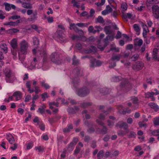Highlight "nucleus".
Returning a JSON list of instances; mask_svg holds the SVG:
<instances>
[{
	"label": "nucleus",
	"mask_w": 159,
	"mask_h": 159,
	"mask_svg": "<svg viewBox=\"0 0 159 159\" xmlns=\"http://www.w3.org/2000/svg\"><path fill=\"white\" fill-rule=\"evenodd\" d=\"M79 64V62L78 60L76 59V56L74 55L73 58V63L72 65H78Z\"/></svg>",
	"instance_id": "nucleus-30"
},
{
	"label": "nucleus",
	"mask_w": 159,
	"mask_h": 159,
	"mask_svg": "<svg viewBox=\"0 0 159 159\" xmlns=\"http://www.w3.org/2000/svg\"><path fill=\"white\" fill-rule=\"evenodd\" d=\"M124 130L125 131L122 130L119 131L117 132L118 134L120 136H123L129 131V129H124Z\"/></svg>",
	"instance_id": "nucleus-18"
},
{
	"label": "nucleus",
	"mask_w": 159,
	"mask_h": 159,
	"mask_svg": "<svg viewBox=\"0 0 159 159\" xmlns=\"http://www.w3.org/2000/svg\"><path fill=\"white\" fill-rule=\"evenodd\" d=\"M0 48L5 53L7 52L8 48L6 43H0Z\"/></svg>",
	"instance_id": "nucleus-19"
},
{
	"label": "nucleus",
	"mask_w": 159,
	"mask_h": 159,
	"mask_svg": "<svg viewBox=\"0 0 159 159\" xmlns=\"http://www.w3.org/2000/svg\"><path fill=\"white\" fill-rule=\"evenodd\" d=\"M92 105V103L90 102H83L81 104V106L84 108H85Z\"/></svg>",
	"instance_id": "nucleus-32"
},
{
	"label": "nucleus",
	"mask_w": 159,
	"mask_h": 159,
	"mask_svg": "<svg viewBox=\"0 0 159 159\" xmlns=\"http://www.w3.org/2000/svg\"><path fill=\"white\" fill-rule=\"evenodd\" d=\"M148 3L150 4L159 3V0H147Z\"/></svg>",
	"instance_id": "nucleus-40"
},
{
	"label": "nucleus",
	"mask_w": 159,
	"mask_h": 159,
	"mask_svg": "<svg viewBox=\"0 0 159 159\" xmlns=\"http://www.w3.org/2000/svg\"><path fill=\"white\" fill-rule=\"evenodd\" d=\"M142 150L141 147L140 146H138L134 148V150L135 151L139 152Z\"/></svg>",
	"instance_id": "nucleus-62"
},
{
	"label": "nucleus",
	"mask_w": 159,
	"mask_h": 159,
	"mask_svg": "<svg viewBox=\"0 0 159 159\" xmlns=\"http://www.w3.org/2000/svg\"><path fill=\"white\" fill-rule=\"evenodd\" d=\"M133 27L135 31L136 32L137 34L138 35H139L140 33V29L138 25L137 24H135L134 25Z\"/></svg>",
	"instance_id": "nucleus-22"
},
{
	"label": "nucleus",
	"mask_w": 159,
	"mask_h": 159,
	"mask_svg": "<svg viewBox=\"0 0 159 159\" xmlns=\"http://www.w3.org/2000/svg\"><path fill=\"white\" fill-rule=\"evenodd\" d=\"M40 83L41 86L44 87L45 89H48L50 88V86L47 84L44 81L40 82Z\"/></svg>",
	"instance_id": "nucleus-27"
},
{
	"label": "nucleus",
	"mask_w": 159,
	"mask_h": 159,
	"mask_svg": "<svg viewBox=\"0 0 159 159\" xmlns=\"http://www.w3.org/2000/svg\"><path fill=\"white\" fill-rule=\"evenodd\" d=\"M4 14V13L2 10H0V19L3 20L5 18Z\"/></svg>",
	"instance_id": "nucleus-52"
},
{
	"label": "nucleus",
	"mask_w": 159,
	"mask_h": 159,
	"mask_svg": "<svg viewBox=\"0 0 159 159\" xmlns=\"http://www.w3.org/2000/svg\"><path fill=\"white\" fill-rule=\"evenodd\" d=\"M121 79L122 77L121 76L115 77L111 78V80L114 82H117L119 81Z\"/></svg>",
	"instance_id": "nucleus-35"
},
{
	"label": "nucleus",
	"mask_w": 159,
	"mask_h": 159,
	"mask_svg": "<svg viewBox=\"0 0 159 159\" xmlns=\"http://www.w3.org/2000/svg\"><path fill=\"white\" fill-rule=\"evenodd\" d=\"M153 123L154 125H159V117L155 118L154 119Z\"/></svg>",
	"instance_id": "nucleus-42"
},
{
	"label": "nucleus",
	"mask_w": 159,
	"mask_h": 159,
	"mask_svg": "<svg viewBox=\"0 0 159 159\" xmlns=\"http://www.w3.org/2000/svg\"><path fill=\"white\" fill-rule=\"evenodd\" d=\"M131 99L134 103H138V99L137 97L134 96L131 98Z\"/></svg>",
	"instance_id": "nucleus-47"
},
{
	"label": "nucleus",
	"mask_w": 159,
	"mask_h": 159,
	"mask_svg": "<svg viewBox=\"0 0 159 159\" xmlns=\"http://www.w3.org/2000/svg\"><path fill=\"white\" fill-rule=\"evenodd\" d=\"M130 52H129L128 51H125L123 54V57H127L129 55Z\"/></svg>",
	"instance_id": "nucleus-57"
},
{
	"label": "nucleus",
	"mask_w": 159,
	"mask_h": 159,
	"mask_svg": "<svg viewBox=\"0 0 159 159\" xmlns=\"http://www.w3.org/2000/svg\"><path fill=\"white\" fill-rule=\"evenodd\" d=\"M17 48H12L11 49V52L12 54L15 57L17 55Z\"/></svg>",
	"instance_id": "nucleus-43"
},
{
	"label": "nucleus",
	"mask_w": 159,
	"mask_h": 159,
	"mask_svg": "<svg viewBox=\"0 0 159 159\" xmlns=\"http://www.w3.org/2000/svg\"><path fill=\"white\" fill-rule=\"evenodd\" d=\"M4 5L5 7L6 10L9 11L11 9V5L7 3H5Z\"/></svg>",
	"instance_id": "nucleus-44"
},
{
	"label": "nucleus",
	"mask_w": 159,
	"mask_h": 159,
	"mask_svg": "<svg viewBox=\"0 0 159 159\" xmlns=\"http://www.w3.org/2000/svg\"><path fill=\"white\" fill-rule=\"evenodd\" d=\"M96 121L98 125L102 126V128L101 129L99 128H97V131L100 134H107V127L105 126L104 123L99 119H97Z\"/></svg>",
	"instance_id": "nucleus-2"
},
{
	"label": "nucleus",
	"mask_w": 159,
	"mask_h": 159,
	"mask_svg": "<svg viewBox=\"0 0 159 159\" xmlns=\"http://www.w3.org/2000/svg\"><path fill=\"white\" fill-rule=\"evenodd\" d=\"M18 146V144L16 143H14L13 144V146H11L10 148L13 151H14L17 148Z\"/></svg>",
	"instance_id": "nucleus-53"
},
{
	"label": "nucleus",
	"mask_w": 159,
	"mask_h": 159,
	"mask_svg": "<svg viewBox=\"0 0 159 159\" xmlns=\"http://www.w3.org/2000/svg\"><path fill=\"white\" fill-rule=\"evenodd\" d=\"M27 14L28 15H30L32 14L30 18V21H33L36 20L37 18V12L35 11V12L33 13V11L32 10L29 9L27 11Z\"/></svg>",
	"instance_id": "nucleus-8"
},
{
	"label": "nucleus",
	"mask_w": 159,
	"mask_h": 159,
	"mask_svg": "<svg viewBox=\"0 0 159 159\" xmlns=\"http://www.w3.org/2000/svg\"><path fill=\"white\" fill-rule=\"evenodd\" d=\"M96 61V59L94 58H92L90 60V66L91 67H93L95 65V63Z\"/></svg>",
	"instance_id": "nucleus-50"
},
{
	"label": "nucleus",
	"mask_w": 159,
	"mask_h": 159,
	"mask_svg": "<svg viewBox=\"0 0 159 159\" xmlns=\"http://www.w3.org/2000/svg\"><path fill=\"white\" fill-rule=\"evenodd\" d=\"M12 96L16 97V101H18L21 98L22 93L20 91H16L13 93Z\"/></svg>",
	"instance_id": "nucleus-12"
},
{
	"label": "nucleus",
	"mask_w": 159,
	"mask_h": 159,
	"mask_svg": "<svg viewBox=\"0 0 159 159\" xmlns=\"http://www.w3.org/2000/svg\"><path fill=\"white\" fill-rule=\"evenodd\" d=\"M104 155V152L102 150L99 151L97 155V157L98 159H101L103 157Z\"/></svg>",
	"instance_id": "nucleus-29"
},
{
	"label": "nucleus",
	"mask_w": 159,
	"mask_h": 159,
	"mask_svg": "<svg viewBox=\"0 0 159 159\" xmlns=\"http://www.w3.org/2000/svg\"><path fill=\"white\" fill-rule=\"evenodd\" d=\"M141 25L143 29V31L149 32V30L146 25L143 23H142Z\"/></svg>",
	"instance_id": "nucleus-37"
},
{
	"label": "nucleus",
	"mask_w": 159,
	"mask_h": 159,
	"mask_svg": "<svg viewBox=\"0 0 159 159\" xmlns=\"http://www.w3.org/2000/svg\"><path fill=\"white\" fill-rule=\"evenodd\" d=\"M5 29L4 27H2L0 29V34H2L6 32Z\"/></svg>",
	"instance_id": "nucleus-64"
},
{
	"label": "nucleus",
	"mask_w": 159,
	"mask_h": 159,
	"mask_svg": "<svg viewBox=\"0 0 159 159\" xmlns=\"http://www.w3.org/2000/svg\"><path fill=\"white\" fill-rule=\"evenodd\" d=\"M58 27L59 29H58L57 31V34L58 37L61 40L63 39V36L62 35V33L65 31V28L62 24H61L58 25Z\"/></svg>",
	"instance_id": "nucleus-6"
},
{
	"label": "nucleus",
	"mask_w": 159,
	"mask_h": 159,
	"mask_svg": "<svg viewBox=\"0 0 159 159\" xmlns=\"http://www.w3.org/2000/svg\"><path fill=\"white\" fill-rule=\"evenodd\" d=\"M143 43V41L142 39H134V44L136 46H138L140 47Z\"/></svg>",
	"instance_id": "nucleus-13"
},
{
	"label": "nucleus",
	"mask_w": 159,
	"mask_h": 159,
	"mask_svg": "<svg viewBox=\"0 0 159 159\" xmlns=\"http://www.w3.org/2000/svg\"><path fill=\"white\" fill-rule=\"evenodd\" d=\"M139 127H146L147 126V125L146 123H143L142 122H139Z\"/></svg>",
	"instance_id": "nucleus-55"
},
{
	"label": "nucleus",
	"mask_w": 159,
	"mask_h": 159,
	"mask_svg": "<svg viewBox=\"0 0 159 159\" xmlns=\"http://www.w3.org/2000/svg\"><path fill=\"white\" fill-rule=\"evenodd\" d=\"M75 145H74L73 143H70V144L68 147L67 150L69 151H72L74 148Z\"/></svg>",
	"instance_id": "nucleus-34"
},
{
	"label": "nucleus",
	"mask_w": 159,
	"mask_h": 159,
	"mask_svg": "<svg viewBox=\"0 0 159 159\" xmlns=\"http://www.w3.org/2000/svg\"><path fill=\"white\" fill-rule=\"evenodd\" d=\"M144 63L142 61H138L136 62L132 66V69L135 71H138L142 69L144 67Z\"/></svg>",
	"instance_id": "nucleus-4"
},
{
	"label": "nucleus",
	"mask_w": 159,
	"mask_h": 159,
	"mask_svg": "<svg viewBox=\"0 0 159 159\" xmlns=\"http://www.w3.org/2000/svg\"><path fill=\"white\" fill-rule=\"evenodd\" d=\"M114 39L113 36H109L108 35L106 38L104 39L105 41H107L108 40H112Z\"/></svg>",
	"instance_id": "nucleus-48"
},
{
	"label": "nucleus",
	"mask_w": 159,
	"mask_h": 159,
	"mask_svg": "<svg viewBox=\"0 0 159 159\" xmlns=\"http://www.w3.org/2000/svg\"><path fill=\"white\" fill-rule=\"evenodd\" d=\"M20 51L18 53L19 58L21 54H25L26 53L28 47V44L25 40H24L20 42Z\"/></svg>",
	"instance_id": "nucleus-1"
},
{
	"label": "nucleus",
	"mask_w": 159,
	"mask_h": 159,
	"mask_svg": "<svg viewBox=\"0 0 159 159\" xmlns=\"http://www.w3.org/2000/svg\"><path fill=\"white\" fill-rule=\"evenodd\" d=\"M132 16V14L130 13H127L126 14H124L123 15V18L126 21H128V18L129 19Z\"/></svg>",
	"instance_id": "nucleus-24"
},
{
	"label": "nucleus",
	"mask_w": 159,
	"mask_h": 159,
	"mask_svg": "<svg viewBox=\"0 0 159 159\" xmlns=\"http://www.w3.org/2000/svg\"><path fill=\"white\" fill-rule=\"evenodd\" d=\"M106 10L109 12V13H110L112 11V8L109 5L106 7Z\"/></svg>",
	"instance_id": "nucleus-60"
},
{
	"label": "nucleus",
	"mask_w": 159,
	"mask_h": 159,
	"mask_svg": "<svg viewBox=\"0 0 159 159\" xmlns=\"http://www.w3.org/2000/svg\"><path fill=\"white\" fill-rule=\"evenodd\" d=\"M17 39L15 38L12 39L10 42V44L12 48H17Z\"/></svg>",
	"instance_id": "nucleus-11"
},
{
	"label": "nucleus",
	"mask_w": 159,
	"mask_h": 159,
	"mask_svg": "<svg viewBox=\"0 0 159 159\" xmlns=\"http://www.w3.org/2000/svg\"><path fill=\"white\" fill-rule=\"evenodd\" d=\"M105 157H113V156L112 155V152H110L109 151H107L106 152L105 155Z\"/></svg>",
	"instance_id": "nucleus-41"
},
{
	"label": "nucleus",
	"mask_w": 159,
	"mask_h": 159,
	"mask_svg": "<svg viewBox=\"0 0 159 159\" xmlns=\"http://www.w3.org/2000/svg\"><path fill=\"white\" fill-rule=\"evenodd\" d=\"M42 98L43 99V101H44L46 98H48V93L47 92H45L41 95Z\"/></svg>",
	"instance_id": "nucleus-54"
},
{
	"label": "nucleus",
	"mask_w": 159,
	"mask_h": 159,
	"mask_svg": "<svg viewBox=\"0 0 159 159\" xmlns=\"http://www.w3.org/2000/svg\"><path fill=\"white\" fill-rule=\"evenodd\" d=\"M136 133L133 131H131L128 135V137L129 138H135L136 136Z\"/></svg>",
	"instance_id": "nucleus-46"
},
{
	"label": "nucleus",
	"mask_w": 159,
	"mask_h": 159,
	"mask_svg": "<svg viewBox=\"0 0 159 159\" xmlns=\"http://www.w3.org/2000/svg\"><path fill=\"white\" fill-rule=\"evenodd\" d=\"M121 56V55L119 54L117 55H112L111 60L112 61H119L120 60Z\"/></svg>",
	"instance_id": "nucleus-17"
},
{
	"label": "nucleus",
	"mask_w": 159,
	"mask_h": 159,
	"mask_svg": "<svg viewBox=\"0 0 159 159\" xmlns=\"http://www.w3.org/2000/svg\"><path fill=\"white\" fill-rule=\"evenodd\" d=\"M104 30L106 34H110L112 32V30L110 26H106L104 28Z\"/></svg>",
	"instance_id": "nucleus-16"
},
{
	"label": "nucleus",
	"mask_w": 159,
	"mask_h": 159,
	"mask_svg": "<svg viewBox=\"0 0 159 159\" xmlns=\"http://www.w3.org/2000/svg\"><path fill=\"white\" fill-rule=\"evenodd\" d=\"M148 105L156 111H157L159 110L158 106L154 102H150L148 104Z\"/></svg>",
	"instance_id": "nucleus-15"
},
{
	"label": "nucleus",
	"mask_w": 159,
	"mask_h": 159,
	"mask_svg": "<svg viewBox=\"0 0 159 159\" xmlns=\"http://www.w3.org/2000/svg\"><path fill=\"white\" fill-rule=\"evenodd\" d=\"M80 68H76L73 70V72L77 75H79L80 74Z\"/></svg>",
	"instance_id": "nucleus-45"
},
{
	"label": "nucleus",
	"mask_w": 159,
	"mask_h": 159,
	"mask_svg": "<svg viewBox=\"0 0 159 159\" xmlns=\"http://www.w3.org/2000/svg\"><path fill=\"white\" fill-rule=\"evenodd\" d=\"M96 23H103L105 22L103 18L101 16H99L96 19Z\"/></svg>",
	"instance_id": "nucleus-25"
},
{
	"label": "nucleus",
	"mask_w": 159,
	"mask_h": 159,
	"mask_svg": "<svg viewBox=\"0 0 159 159\" xmlns=\"http://www.w3.org/2000/svg\"><path fill=\"white\" fill-rule=\"evenodd\" d=\"M35 148L36 150H38L39 152H40L43 151L44 150V148L43 147H42L41 146H39L38 147H35Z\"/></svg>",
	"instance_id": "nucleus-56"
},
{
	"label": "nucleus",
	"mask_w": 159,
	"mask_h": 159,
	"mask_svg": "<svg viewBox=\"0 0 159 159\" xmlns=\"http://www.w3.org/2000/svg\"><path fill=\"white\" fill-rule=\"evenodd\" d=\"M22 7L27 9H31L32 8V4L30 3L24 2L22 3Z\"/></svg>",
	"instance_id": "nucleus-21"
},
{
	"label": "nucleus",
	"mask_w": 159,
	"mask_h": 159,
	"mask_svg": "<svg viewBox=\"0 0 159 159\" xmlns=\"http://www.w3.org/2000/svg\"><path fill=\"white\" fill-rule=\"evenodd\" d=\"M76 25L74 23L70 24V29L71 30L73 29L76 32H78L79 31H81L83 32V31L81 30H80L76 26Z\"/></svg>",
	"instance_id": "nucleus-14"
},
{
	"label": "nucleus",
	"mask_w": 159,
	"mask_h": 159,
	"mask_svg": "<svg viewBox=\"0 0 159 159\" xmlns=\"http://www.w3.org/2000/svg\"><path fill=\"white\" fill-rule=\"evenodd\" d=\"M152 13L154 17L157 18H159V7L157 5H154L152 7Z\"/></svg>",
	"instance_id": "nucleus-7"
},
{
	"label": "nucleus",
	"mask_w": 159,
	"mask_h": 159,
	"mask_svg": "<svg viewBox=\"0 0 159 159\" xmlns=\"http://www.w3.org/2000/svg\"><path fill=\"white\" fill-rule=\"evenodd\" d=\"M89 89L85 87L79 89L78 93L79 96L83 97L89 94Z\"/></svg>",
	"instance_id": "nucleus-5"
},
{
	"label": "nucleus",
	"mask_w": 159,
	"mask_h": 159,
	"mask_svg": "<svg viewBox=\"0 0 159 159\" xmlns=\"http://www.w3.org/2000/svg\"><path fill=\"white\" fill-rule=\"evenodd\" d=\"M7 139L8 140L10 144H14V143H15V139L12 136H11L9 137V138H7Z\"/></svg>",
	"instance_id": "nucleus-28"
},
{
	"label": "nucleus",
	"mask_w": 159,
	"mask_h": 159,
	"mask_svg": "<svg viewBox=\"0 0 159 159\" xmlns=\"http://www.w3.org/2000/svg\"><path fill=\"white\" fill-rule=\"evenodd\" d=\"M154 94L155 93L153 92H148L145 93V98H151L152 101H154L155 100V98L153 96Z\"/></svg>",
	"instance_id": "nucleus-10"
},
{
	"label": "nucleus",
	"mask_w": 159,
	"mask_h": 159,
	"mask_svg": "<svg viewBox=\"0 0 159 159\" xmlns=\"http://www.w3.org/2000/svg\"><path fill=\"white\" fill-rule=\"evenodd\" d=\"M116 127H119L120 128H123L124 129H129L128 124L122 121L118 122L116 125Z\"/></svg>",
	"instance_id": "nucleus-9"
},
{
	"label": "nucleus",
	"mask_w": 159,
	"mask_h": 159,
	"mask_svg": "<svg viewBox=\"0 0 159 159\" xmlns=\"http://www.w3.org/2000/svg\"><path fill=\"white\" fill-rule=\"evenodd\" d=\"M33 43L34 45H37L39 43V40L38 38L34 37L33 38Z\"/></svg>",
	"instance_id": "nucleus-36"
},
{
	"label": "nucleus",
	"mask_w": 159,
	"mask_h": 159,
	"mask_svg": "<svg viewBox=\"0 0 159 159\" xmlns=\"http://www.w3.org/2000/svg\"><path fill=\"white\" fill-rule=\"evenodd\" d=\"M87 131L89 133H93L95 131V129L93 128L92 127L89 128L88 129Z\"/></svg>",
	"instance_id": "nucleus-61"
},
{
	"label": "nucleus",
	"mask_w": 159,
	"mask_h": 159,
	"mask_svg": "<svg viewBox=\"0 0 159 159\" xmlns=\"http://www.w3.org/2000/svg\"><path fill=\"white\" fill-rule=\"evenodd\" d=\"M139 54H136L133 55L131 58L132 60L133 61H135L137 60L139 58Z\"/></svg>",
	"instance_id": "nucleus-39"
},
{
	"label": "nucleus",
	"mask_w": 159,
	"mask_h": 159,
	"mask_svg": "<svg viewBox=\"0 0 159 159\" xmlns=\"http://www.w3.org/2000/svg\"><path fill=\"white\" fill-rule=\"evenodd\" d=\"M51 61L56 64H60L61 63V59L59 54L57 53H52L50 56Z\"/></svg>",
	"instance_id": "nucleus-3"
},
{
	"label": "nucleus",
	"mask_w": 159,
	"mask_h": 159,
	"mask_svg": "<svg viewBox=\"0 0 159 159\" xmlns=\"http://www.w3.org/2000/svg\"><path fill=\"white\" fill-rule=\"evenodd\" d=\"M121 7L122 9H123V10L124 11L126 10L127 8V5L125 3L121 5Z\"/></svg>",
	"instance_id": "nucleus-58"
},
{
	"label": "nucleus",
	"mask_w": 159,
	"mask_h": 159,
	"mask_svg": "<svg viewBox=\"0 0 159 159\" xmlns=\"http://www.w3.org/2000/svg\"><path fill=\"white\" fill-rule=\"evenodd\" d=\"M151 134L153 135L157 136L159 135V129L152 131Z\"/></svg>",
	"instance_id": "nucleus-51"
},
{
	"label": "nucleus",
	"mask_w": 159,
	"mask_h": 159,
	"mask_svg": "<svg viewBox=\"0 0 159 159\" xmlns=\"http://www.w3.org/2000/svg\"><path fill=\"white\" fill-rule=\"evenodd\" d=\"M4 73L7 78H9L11 77L12 72L9 69L6 70L4 71Z\"/></svg>",
	"instance_id": "nucleus-23"
},
{
	"label": "nucleus",
	"mask_w": 159,
	"mask_h": 159,
	"mask_svg": "<svg viewBox=\"0 0 159 159\" xmlns=\"http://www.w3.org/2000/svg\"><path fill=\"white\" fill-rule=\"evenodd\" d=\"M33 146V143H30L27 144V149L28 150L32 148Z\"/></svg>",
	"instance_id": "nucleus-59"
},
{
	"label": "nucleus",
	"mask_w": 159,
	"mask_h": 159,
	"mask_svg": "<svg viewBox=\"0 0 159 159\" xmlns=\"http://www.w3.org/2000/svg\"><path fill=\"white\" fill-rule=\"evenodd\" d=\"M159 48L158 49L157 48H155L153 50V58L155 59H156L157 58V54L158 53Z\"/></svg>",
	"instance_id": "nucleus-26"
},
{
	"label": "nucleus",
	"mask_w": 159,
	"mask_h": 159,
	"mask_svg": "<svg viewBox=\"0 0 159 159\" xmlns=\"http://www.w3.org/2000/svg\"><path fill=\"white\" fill-rule=\"evenodd\" d=\"M102 92L104 94H106L109 93L110 91V90L108 88H103L102 90Z\"/></svg>",
	"instance_id": "nucleus-33"
},
{
	"label": "nucleus",
	"mask_w": 159,
	"mask_h": 159,
	"mask_svg": "<svg viewBox=\"0 0 159 159\" xmlns=\"http://www.w3.org/2000/svg\"><path fill=\"white\" fill-rule=\"evenodd\" d=\"M19 20H18L16 21V22H14L12 21L9 22L6 25L15 26H17V24L19 23Z\"/></svg>",
	"instance_id": "nucleus-31"
},
{
	"label": "nucleus",
	"mask_w": 159,
	"mask_h": 159,
	"mask_svg": "<svg viewBox=\"0 0 159 159\" xmlns=\"http://www.w3.org/2000/svg\"><path fill=\"white\" fill-rule=\"evenodd\" d=\"M83 1H84V0H72L71 1V2L73 4V7H76L79 8L80 7V6L78 4L77 2H80Z\"/></svg>",
	"instance_id": "nucleus-20"
},
{
	"label": "nucleus",
	"mask_w": 159,
	"mask_h": 159,
	"mask_svg": "<svg viewBox=\"0 0 159 159\" xmlns=\"http://www.w3.org/2000/svg\"><path fill=\"white\" fill-rule=\"evenodd\" d=\"M95 11L93 9H91L90 11V15H89L87 16V18H89V17H92L93 16L94 14L95 13Z\"/></svg>",
	"instance_id": "nucleus-49"
},
{
	"label": "nucleus",
	"mask_w": 159,
	"mask_h": 159,
	"mask_svg": "<svg viewBox=\"0 0 159 159\" xmlns=\"http://www.w3.org/2000/svg\"><path fill=\"white\" fill-rule=\"evenodd\" d=\"M78 141V139L77 138H74L73 141L71 143H73V144L75 145Z\"/></svg>",
	"instance_id": "nucleus-63"
},
{
	"label": "nucleus",
	"mask_w": 159,
	"mask_h": 159,
	"mask_svg": "<svg viewBox=\"0 0 159 159\" xmlns=\"http://www.w3.org/2000/svg\"><path fill=\"white\" fill-rule=\"evenodd\" d=\"M111 48L110 49V50L111 51L115 50L116 52H119V48H116L113 44H111Z\"/></svg>",
	"instance_id": "nucleus-38"
}]
</instances>
